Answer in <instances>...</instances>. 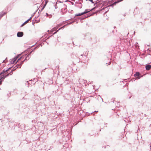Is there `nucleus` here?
<instances>
[{
  "label": "nucleus",
  "instance_id": "14",
  "mask_svg": "<svg viewBox=\"0 0 151 151\" xmlns=\"http://www.w3.org/2000/svg\"><path fill=\"white\" fill-rule=\"evenodd\" d=\"M25 24H27V23L26 22H24Z\"/></svg>",
  "mask_w": 151,
  "mask_h": 151
},
{
  "label": "nucleus",
  "instance_id": "2",
  "mask_svg": "<svg viewBox=\"0 0 151 151\" xmlns=\"http://www.w3.org/2000/svg\"><path fill=\"white\" fill-rule=\"evenodd\" d=\"M23 33L22 32H18L17 35L18 37H20L23 36Z\"/></svg>",
  "mask_w": 151,
  "mask_h": 151
},
{
  "label": "nucleus",
  "instance_id": "9",
  "mask_svg": "<svg viewBox=\"0 0 151 151\" xmlns=\"http://www.w3.org/2000/svg\"><path fill=\"white\" fill-rule=\"evenodd\" d=\"M22 58V57L21 58H19L18 60H17V63L19 60H20Z\"/></svg>",
  "mask_w": 151,
  "mask_h": 151
},
{
  "label": "nucleus",
  "instance_id": "8",
  "mask_svg": "<svg viewBox=\"0 0 151 151\" xmlns=\"http://www.w3.org/2000/svg\"><path fill=\"white\" fill-rule=\"evenodd\" d=\"M86 1H88L91 2L92 3H93V0H86Z\"/></svg>",
  "mask_w": 151,
  "mask_h": 151
},
{
  "label": "nucleus",
  "instance_id": "13",
  "mask_svg": "<svg viewBox=\"0 0 151 151\" xmlns=\"http://www.w3.org/2000/svg\"><path fill=\"white\" fill-rule=\"evenodd\" d=\"M2 81H0V85L1 84Z\"/></svg>",
  "mask_w": 151,
  "mask_h": 151
},
{
  "label": "nucleus",
  "instance_id": "1",
  "mask_svg": "<svg viewBox=\"0 0 151 151\" xmlns=\"http://www.w3.org/2000/svg\"><path fill=\"white\" fill-rule=\"evenodd\" d=\"M90 11V10L88 11L87 9H86L85 10V11L84 12H83L81 13H79L78 14H75V16H81L82 15H83V14H86L87 13H88Z\"/></svg>",
  "mask_w": 151,
  "mask_h": 151
},
{
  "label": "nucleus",
  "instance_id": "16",
  "mask_svg": "<svg viewBox=\"0 0 151 151\" xmlns=\"http://www.w3.org/2000/svg\"><path fill=\"white\" fill-rule=\"evenodd\" d=\"M109 64H110V62H109Z\"/></svg>",
  "mask_w": 151,
  "mask_h": 151
},
{
  "label": "nucleus",
  "instance_id": "17",
  "mask_svg": "<svg viewBox=\"0 0 151 151\" xmlns=\"http://www.w3.org/2000/svg\"><path fill=\"white\" fill-rule=\"evenodd\" d=\"M4 60L3 61V62H4Z\"/></svg>",
  "mask_w": 151,
  "mask_h": 151
},
{
  "label": "nucleus",
  "instance_id": "3",
  "mask_svg": "<svg viewBox=\"0 0 151 151\" xmlns=\"http://www.w3.org/2000/svg\"><path fill=\"white\" fill-rule=\"evenodd\" d=\"M9 75V74L6 75V76H4V75H2L0 76V81H2V80H1L2 79H4L7 76Z\"/></svg>",
  "mask_w": 151,
  "mask_h": 151
},
{
  "label": "nucleus",
  "instance_id": "10",
  "mask_svg": "<svg viewBox=\"0 0 151 151\" xmlns=\"http://www.w3.org/2000/svg\"><path fill=\"white\" fill-rule=\"evenodd\" d=\"M122 0H119V1H118V2H115V3H114V4L117 3L118 2H120V1H122Z\"/></svg>",
  "mask_w": 151,
  "mask_h": 151
},
{
  "label": "nucleus",
  "instance_id": "12",
  "mask_svg": "<svg viewBox=\"0 0 151 151\" xmlns=\"http://www.w3.org/2000/svg\"><path fill=\"white\" fill-rule=\"evenodd\" d=\"M25 24L24 23H23L22 24V26H24V25Z\"/></svg>",
  "mask_w": 151,
  "mask_h": 151
},
{
  "label": "nucleus",
  "instance_id": "6",
  "mask_svg": "<svg viewBox=\"0 0 151 151\" xmlns=\"http://www.w3.org/2000/svg\"><path fill=\"white\" fill-rule=\"evenodd\" d=\"M29 55H28L27 56V58H25V59L23 60L21 62V65L24 62V61L25 60H27V57L28 56H29Z\"/></svg>",
  "mask_w": 151,
  "mask_h": 151
},
{
  "label": "nucleus",
  "instance_id": "11",
  "mask_svg": "<svg viewBox=\"0 0 151 151\" xmlns=\"http://www.w3.org/2000/svg\"><path fill=\"white\" fill-rule=\"evenodd\" d=\"M5 71H4V70H3L1 73V74H3L4 73H5Z\"/></svg>",
  "mask_w": 151,
  "mask_h": 151
},
{
  "label": "nucleus",
  "instance_id": "15",
  "mask_svg": "<svg viewBox=\"0 0 151 151\" xmlns=\"http://www.w3.org/2000/svg\"><path fill=\"white\" fill-rule=\"evenodd\" d=\"M25 24H27V23L26 22H24Z\"/></svg>",
  "mask_w": 151,
  "mask_h": 151
},
{
  "label": "nucleus",
  "instance_id": "4",
  "mask_svg": "<svg viewBox=\"0 0 151 151\" xmlns=\"http://www.w3.org/2000/svg\"><path fill=\"white\" fill-rule=\"evenodd\" d=\"M140 74L139 72H137L134 75V76L138 78H139V76H140Z\"/></svg>",
  "mask_w": 151,
  "mask_h": 151
},
{
  "label": "nucleus",
  "instance_id": "5",
  "mask_svg": "<svg viewBox=\"0 0 151 151\" xmlns=\"http://www.w3.org/2000/svg\"><path fill=\"white\" fill-rule=\"evenodd\" d=\"M145 68L147 70H150L151 68V65H147L145 66Z\"/></svg>",
  "mask_w": 151,
  "mask_h": 151
},
{
  "label": "nucleus",
  "instance_id": "7",
  "mask_svg": "<svg viewBox=\"0 0 151 151\" xmlns=\"http://www.w3.org/2000/svg\"><path fill=\"white\" fill-rule=\"evenodd\" d=\"M31 19V17H30V19H29L27 20L26 22L27 23Z\"/></svg>",
  "mask_w": 151,
  "mask_h": 151
}]
</instances>
